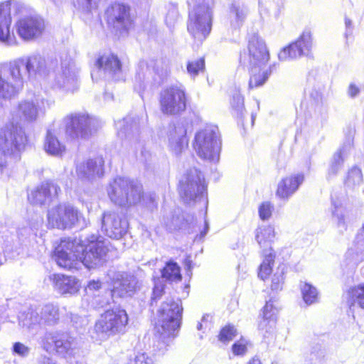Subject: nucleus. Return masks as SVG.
I'll use <instances>...</instances> for the list:
<instances>
[{"mask_svg": "<svg viewBox=\"0 0 364 364\" xmlns=\"http://www.w3.org/2000/svg\"><path fill=\"white\" fill-rule=\"evenodd\" d=\"M108 251L100 237L92 235L84 240H63L55 248L53 259L57 264L67 269H77L82 263L87 268L101 264Z\"/></svg>", "mask_w": 364, "mask_h": 364, "instance_id": "1", "label": "nucleus"}, {"mask_svg": "<svg viewBox=\"0 0 364 364\" xmlns=\"http://www.w3.org/2000/svg\"><path fill=\"white\" fill-rule=\"evenodd\" d=\"M27 142V135L18 124L10 122L0 129V175L6 169L8 159L14 161L20 159Z\"/></svg>", "mask_w": 364, "mask_h": 364, "instance_id": "2", "label": "nucleus"}, {"mask_svg": "<svg viewBox=\"0 0 364 364\" xmlns=\"http://www.w3.org/2000/svg\"><path fill=\"white\" fill-rule=\"evenodd\" d=\"M182 314L180 299L168 296L161 302L155 316V330L164 342L166 338L175 337L178 332Z\"/></svg>", "mask_w": 364, "mask_h": 364, "instance_id": "3", "label": "nucleus"}, {"mask_svg": "<svg viewBox=\"0 0 364 364\" xmlns=\"http://www.w3.org/2000/svg\"><path fill=\"white\" fill-rule=\"evenodd\" d=\"M107 191L111 201L122 207L134 205L144 197L141 183L124 177L115 178L109 183Z\"/></svg>", "mask_w": 364, "mask_h": 364, "instance_id": "4", "label": "nucleus"}, {"mask_svg": "<svg viewBox=\"0 0 364 364\" xmlns=\"http://www.w3.org/2000/svg\"><path fill=\"white\" fill-rule=\"evenodd\" d=\"M221 146L220 134L215 126L205 127L195 134L193 147L198 156L203 160L218 162Z\"/></svg>", "mask_w": 364, "mask_h": 364, "instance_id": "5", "label": "nucleus"}, {"mask_svg": "<svg viewBox=\"0 0 364 364\" xmlns=\"http://www.w3.org/2000/svg\"><path fill=\"white\" fill-rule=\"evenodd\" d=\"M179 193L187 205L202 202L207 208L206 185L204 176L198 169L191 168L186 171L180 181Z\"/></svg>", "mask_w": 364, "mask_h": 364, "instance_id": "6", "label": "nucleus"}, {"mask_svg": "<svg viewBox=\"0 0 364 364\" xmlns=\"http://www.w3.org/2000/svg\"><path fill=\"white\" fill-rule=\"evenodd\" d=\"M213 7L212 5L193 4L189 12L188 31L199 43L203 41L211 31Z\"/></svg>", "mask_w": 364, "mask_h": 364, "instance_id": "7", "label": "nucleus"}, {"mask_svg": "<svg viewBox=\"0 0 364 364\" xmlns=\"http://www.w3.org/2000/svg\"><path fill=\"white\" fill-rule=\"evenodd\" d=\"M63 122L66 134L73 139H87L99 128L98 119L83 112L68 114Z\"/></svg>", "mask_w": 364, "mask_h": 364, "instance_id": "8", "label": "nucleus"}, {"mask_svg": "<svg viewBox=\"0 0 364 364\" xmlns=\"http://www.w3.org/2000/svg\"><path fill=\"white\" fill-rule=\"evenodd\" d=\"M48 225L60 230L72 228L75 225L80 228L87 225L86 219L74 206L68 203L56 205L48 212Z\"/></svg>", "mask_w": 364, "mask_h": 364, "instance_id": "9", "label": "nucleus"}, {"mask_svg": "<svg viewBox=\"0 0 364 364\" xmlns=\"http://www.w3.org/2000/svg\"><path fill=\"white\" fill-rule=\"evenodd\" d=\"M128 316L124 309L107 310L96 321L94 331L97 338L105 340L110 336L124 331Z\"/></svg>", "mask_w": 364, "mask_h": 364, "instance_id": "10", "label": "nucleus"}, {"mask_svg": "<svg viewBox=\"0 0 364 364\" xmlns=\"http://www.w3.org/2000/svg\"><path fill=\"white\" fill-rule=\"evenodd\" d=\"M168 65L162 59L140 62L135 77L134 90L140 95L148 85L167 74Z\"/></svg>", "mask_w": 364, "mask_h": 364, "instance_id": "11", "label": "nucleus"}, {"mask_svg": "<svg viewBox=\"0 0 364 364\" xmlns=\"http://www.w3.org/2000/svg\"><path fill=\"white\" fill-rule=\"evenodd\" d=\"M11 63L18 71L23 83L27 79L36 78L37 76L46 77L49 73L46 60L39 54L19 58Z\"/></svg>", "mask_w": 364, "mask_h": 364, "instance_id": "12", "label": "nucleus"}, {"mask_svg": "<svg viewBox=\"0 0 364 364\" xmlns=\"http://www.w3.org/2000/svg\"><path fill=\"white\" fill-rule=\"evenodd\" d=\"M41 343L45 350L49 351L54 347L56 353L64 357L73 355L77 348L76 338L62 331L46 332Z\"/></svg>", "mask_w": 364, "mask_h": 364, "instance_id": "13", "label": "nucleus"}, {"mask_svg": "<svg viewBox=\"0 0 364 364\" xmlns=\"http://www.w3.org/2000/svg\"><path fill=\"white\" fill-rule=\"evenodd\" d=\"M247 50V53L240 55V61L249 68L260 69L269 60V53L265 42L257 35H253L250 38Z\"/></svg>", "mask_w": 364, "mask_h": 364, "instance_id": "14", "label": "nucleus"}, {"mask_svg": "<svg viewBox=\"0 0 364 364\" xmlns=\"http://www.w3.org/2000/svg\"><path fill=\"white\" fill-rule=\"evenodd\" d=\"M161 112L168 115H175L186 108V97L184 89L181 86H171L160 93Z\"/></svg>", "mask_w": 364, "mask_h": 364, "instance_id": "15", "label": "nucleus"}, {"mask_svg": "<svg viewBox=\"0 0 364 364\" xmlns=\"http://www.w3.org/2000/svg\"><path fill=\"white\" fill-rule=\"evenodd\" d=\"M23 82L11 63L0 66V100H10L22 90Z\"/></svg>", "mask_w": 364, "mask_h": 364, "instance_id": "16", "label": "nucleus"}, {"mask_svg": "<svg viewBox=\"0 0 364 364\" xmlns=\"http://www.w3.org/2000/svg\"><path fill=\"white\" fill-rule=\"evenodd\" d=\"M78 73L79 69L73 60H63L60 70L56 72L51 81L52 87L67 92H74L79 85Z\"/></svg>", "mask_w": 364, "mask_h": 364, "instance_id": "17", "label": "nucleus"}, {"mask_svg": "<svg viewBox=\"0 0 364 364\" xmlns=\"http://www.w3.org/2000/svg\"><path fill=\"white\" fill-rule=\"evenodd\" d=\"M44 112L43 99L35 97L20 101L12 116L13 119L16 117L24 123L29 124L36 122Z\"/></svg>", "mask_w": 364, "mask_h": 364, "instance_id": "18", "label": "nucleus"}, {"mask_svg": "<svg viewBox=\"0 0 364 364\" xmlns=\"http://www.w3.org/2000/svg\"><path fill=\"white\" fill-rule=\"evenodd\" d=\"M112 279V296L127 297L132 296L139 287L136 277L127 272H114L112 275L109 274Z\"/></svg>", "mask_w": 364, "mask_h": 364, "instance_id": "19", "label": "nucleus"}, {"mask_svg": "<svg viewBox=\"0 0 364 364\" xmlns=\"http://www.w3.org/2000/svg\"><path fill=\"white\" fill-rule=\"evenodd\" d=\"M129 7L124 4L115 3L106 11L107 21L109 26L122 33L127 31L131 25Z\"/></svg>", "mask_w": 364, "mask_h": 364, "instance_id": "20", "label": "nucleus"}, {"mask_svg": "<svg viewBox=\"0 0 364 364\" xmlns=\"http://www.w3.org/2000/svg\"><path fill=\"white\" fill-rule=\"evenodd\" d=\"M311 47V33L309 31H305L294 43L281 50L278 54V58L280 60L285 61L308 55Z\"/></svg>", "mask_w": 364, "mask_h": 364, "instance_id": "21", "label": "nucleus"}, {"mask_svg": "<svg viewBox=\"0 0 364 364\" xmlns=\"http://www.w3.org/2000/svg\"><path fill=\"white\" fill-rule=\"evenodd\" d=\"M127 219L115 212H106L102 219V229L109 237L120 239L128 229Z\"/></svg>", "mask_w": 364, "mask_h": 364, "instance_id": "22", "label": "nucleus"}, {"mask_svg": "<svg viewBox=\"0 0 364 364\" xmlns=\"http://www.w3.org/2000/svg\"><path fill=\"white\" fill-rule=\"evenodd\" d=\"M45 28L43 18L39 16H28L20 19L16 23L18 36L25 41L40 37Z\"/></svg>", "mask_w": 364, "mask_h": 364, "instance_id": "23", "label": "nucleus"}, {"mask_svg": "<svg viewBox=\"0 0 364 364\" xmlns=\"http://www.w3.org/2000/svg\"><path fill=\"white\" fill-rule=\"evenodd\" d=\"M96 66L102 71L105 77L114 81L124 80L125 75L122 69V63L114 54H106L96 61Z\"/></svg>", "mask_w": 364, "mask_h": 364, "instance_id": "24", "label": "nucleus"}, {"mask_svg": "<svg viewBox=\"0 0 364 364\" xmlns=\"http://www.w3.org/2000/svg\"><path fill=\"white\" fill-rule=\"evenodd\" d=\"M60 191V188L56 183L47 181L31 191L28 195V200L33 204L45 205L57 198Z\"/></svg>", "mask_w": 364, "mask_h": 364, "instance_id": "25", "label": "nucleus"}, {"mask_svg": "<svg viewBox=\"0 0 364 364\" xmlns=\"http://www.w3.org/2000/svg\"><path fill=\"white\" fill-rule=\"evenodd\" d=\"M275 302V300L270 299L266 301L262 309V318L259 323L258 328L262 332L264 338L274 337L277 316L279 311Z\"/></svg>", "mask_w": 364, "mask_h": 364, "instance_id": "26", "label": "nucleus"}, {"mask_svg": "<svg viewBox=\"0 0 364 364\" xmlns=\"http://www.w3.org/2000/svg\"><path fill=\"white\" fill-rule=\"evenodd\" d=\"M103 166L102 158L88 159L77 164L76 173L82 180L93 181L103 176Z\"/></svg>", "mask_w": 364, "mask_h": 364, "instance_id": "27", "label": "nucleus"}, {"mask_svg": "<svg viewBox=\"0 0 364 364\" xmlns=\"http://www.w3.org/2000/svg\"><path fill=\"white\" fill-rule=\"evenodd\" d=\"M187 129L183 124H176L168 134V149L175 155L181 154L188 146Z\"/></svg>", "mask_w": 364, "mask_h": 364, "instance_id": "28", "label": "nucleus"}, {"mask_svg": "<svg viewBox=\"0 0 364 364\" xmlns=\"http://www.w3.org/2000/svg\"><path fill=\"white\" fill-rule=\"evenodd\" d=\"M304 180L303 173H296L285 177L277 186L276 196L282 200H288L296 193Z\"/></svg>", "mask_w": 364, "mask_h": 364, "instance_id": "29", "label": "nucleus"}, {"mask_svg": "<svg viewBox=\"0 0 364 364\" xmlns=\"http://www.w3.org/2000/svg\"><path fill=\"white\" fill-rule=\"evenodd\" d=\"M11 23V7L9 2L0 4V41L6 46L16 43L14 36L10 34L9 27Z\"/></svg>", "mask_w": 364, "mask_h": 364, "instance_id": "30", "label": "nucleus"}, {"mask_svg": "<svg viewBox=\"0 0 364 364\" xmlns=\"http://www.w3.org/2000/svg\"><path fill=\"white\" fill-rule=\"evenodd\" d=\"M353 145V137L349 135L346 137L343 146L333 154L328 171V178L336 176L343 167L345 158L347 156Z\"/></svg>", "mask_w": 364, "mask_h": 364, "instance_id": "31", "label": "nucleus"}, {"mask_svg": "<svg viewBox=\"0 0 364 364\" xmlns=\"http://www.w3.org/2000/svg\"><path fill=\"white\" fill-rule=\"evenodd\" d=\"M55 289L63 295H75L80 289V281L75 277L57 274L53 275Z\"/></svg>", "mask_w": 364, "mask_h": 364, "instance_id": "32", "label": "nucleus"}, {"mask_svg": "<svg viewBox=\"0 0 364 364\" xmlns=\"http://www.w3.org/2000/svg\"><path fill=\"white\" fill-rule=\"evenodd\" d=\"M249 13L247 6L244 4L235 2L230 7L229 18L234 29L240 28L244 23Z\"/></svg>", "mask_w": 364, "mask_h": 364, "instance_id": "33", "label": "nucleus"}, {"mask_svg": "<svg viewBox=\"0 0 364 364\" xmlns=\"http://www.w3.org/2000/svg\"><path fill=\"white\" fill-rule=\"evenodd\" d=\"M118 135L123 138H129L138 135L139 131V120L131 117H127L116 124Z\"/></svg>", "mask_w": 364, "mask_h": 364, "instance_id": "34", "label": "nucleus"}, {"mask_svg": "<svg viewBox=\"0 0 364 364\" xmlns=\"http://www.w3.org/2000/svg\"><path fill=\"white\" fill-rule=\"evenodd\" d=\"M54 129H49L44 142V149L50 155L60 156L65 151V146L60 143L55 134Z\"/></svg>", "mask_w": 364, "mask_h": 364, "instance_id": "35", "label": "nucleus"}, {"mask_svg": "<svg viewBox=\"0 0 364 364\" xmlns=\"http://www.w3.org/2000/svg\"><path fill=\"white\" fill-rule=\"evenodd\" d=\"M274 67V65H272L265 69L264 67L260 68V69L250 68V78L249 80V87L253 89L264 85L271 75Z\"/></svg>", "mask_w": 364, "mask_h": 364, "instance_id": "36", "label": "nucleus"}, {"mask_svg": "<svg viewBox=\"0 0 364 364\" xmlns=\"http://www.w3.org/2000/svg\"><path fill=\"white\" fill-rule=\"evenodd\" d=\"M274 236V229L271 225L261 226L256 230V240L260 247L264 248L263 251L267 250V248L269 247V249L271 248L269 245Z\"/></svg>", "mask_w": 364, "mask_h": 364, "instance_id": "37", "label": "nucleus"}, {"mask_svg": "<svg viewBox=\"0 0 364 364\" xmlns=\"http://www.w3.org/2000/svg\"><path fill=\"white\" fill-rule=\"evenodd\" d=\"M43 323L47 326H55L60 320L59 308L53 304L45 305L41 309Z\"/></svg>", "mask_w": 364, "mask_h": 364, "instance_id": "38", "label": "nucleus"}, {"mask_svg": "<svg viewBox=\"0 0 364 364\" xmlns=\"http://www.w3.org/2000/svg\"><path fill=\"white\" fill-rule=\"evenodd\" d=\"M263 254L264 255V259L259 266L258 277L261 279L265 280L269 277L272 272V265L274 262L275 256L272 254V248L269 250H264Z\"/></svg>", "mask_w": 364, "mask_h": 364, "instance_id": "39", "label": "nucleus"}, {"mask_svg": "<svg viewBox=\"0 0 364 364\" xmlns=\"http://www.w3.org/2000/svg\"><path fill=\"white\" fill-rule=\"evenodd\" d=\"M161 278L168 282H179L181 280L180 267L176 262H168L161 269Z\"/></svg>", "mask_w": 364, "mask_h": 364, "instance_id": "40", "label": "nucleus"}, {"mask_svg": "<svg viewBox=\"0 0 364 364\" xmlns=\"http://www.w3.org/2000/svg\"><path fill=\"white\" fill-rule=\"evenodd\" d=\"M331 214L333 220L336 221L337 227L342 230H346L347 224L346 216L342 209V203L338 199L331 200Z\"/></svg>", "mask_w": 364, "mask_h": 364, "instance_id": "41", "label": "nucleus"}, {"mask_svg": "<svg viewBox=\"0 0 364 364\" xmlns=\"http://www.w3.org/2000/svg\"><path fill=\"white\" fill-rule=\"evenodd\" d=\"M20 323L28 328L43 323L41 311L29 310L25 315L20 318Z\"/></svg>", "mask_w": 364, "mask_h": 364, "instance_id": "42", "label": "nucleus"}, {"mask_svg": "<svg viewBox=\"0 0 364 364\" xmlns=\"http://www.w3.org/2000/svg\"><path fill=\"white\" fill-rule=\"evenodd\" d=\"M285 273L286 267L284 264H281L276 269L271 279L270 288L272 291L278 292L282 289Z\"/></svg>", "mask_w": 364, "mask_h": 364, "instance_id": "43", "label": "nucleus"}, {"mask_svg": "<svg viewBox=\"0 0 364 364\" xmlns=\"http://www.w3.org/2000/svg\"><path fill=\"white\" fill-rule=\"evenodd\" d=\"M349 302L364 309V284L352 287L348 291Z\"/></svg>", "mask_w": 364, "mask_h": 364, "instance_id": "44", "label": "nucleus"}, {"mask_svg": "<svg viewBox=\"0 0 364 364\" xmlns=\"http://www.w3.org/2000/svg\"><path fill=\"white\" fill-rule=\"evenodd\" d=\"M300 289L303 299L307 305H311L318 301V291L311 284L301 282Z\"/></svg>", "mask_w": 364, "mask_h": 364, "instance_id": "45", "label": "nucleus"}, {"mask_svg": "<svg viewBox=\"0 0 364 364\" xmlns=\"http://www.w3.org/2000/svg\"><path fill=\"white\" fill-rule=\"evenodd\" d=\"M363 182V173L361 169L357 166L352 167L347 173L345 184L348 187L355 188Z\"/></svg>", "mask_w": 364, "mask_h": 364, "instance_id": "46", "label": "nucleus"}, {"mask_svg": "<svg viewBox=\"0 0 364 364\" xmlns=\"http://www.w3.org/2000/svg\"><path fill=\"white\" fill-rule=\"evenodd\" d=\"M101 0H73L74 6L83 13H90L98 7Z\"/></svg>", "mask_w": 364, "mask_h": 364, "instance_id": "47", "label": "nucleus"}, {"mask_svg": "<svg viewBox=\"0 0 364 364\" xmlns=\"http://www.w3.org/2000/svg\"><path fill=\"white\" fill-rule=\"evenodd\" d=\"M237 335V331L233 325H226L220 331L218 340L227 344Z\"/></svg>", "mask_w": 364, "mask_h": 364, "instance_id": "48", "label": "nucleus"}, {"mask_svg": "<svg viewBox=\"0 0 364 364\" xmlns=\"http://www.w3.org/2000/svg\"><path fill=\"white\" fill-rule=\"evenodd\" d=\"M204 69L205 60L203 58L189 61L187 64V71L193 77H195L198 75L200 71H203Z\"/></svg>", "mask_w": 364, "mask_h": 364, "instance_id": "49", "label": "nucleus"}, {"mask_svg": "<svg viewBox=\"0 0 364 364\" xmlns=\"http://www.w3.org/2000/svg\"><path fill=\"white\" fill-rule=\"evenodd\" d=\"M230 104L232 107L237 111L238 114H242L244 109V98L239 90H235L232 94Z\"/></svg>", "mask_w": 364, "mask_h": 364, "instance_id": "50", "label": "nucleus"}, {"mask_svg": "<svg viewBox=\"0 0 364 364\" xmlns=\"http://www.w3.org/2000/svg\"><path fill=\"white\" fill-rule=\"evenodd\" d=\"M249 344L250 342L247 339L241 338L232 346V353L237 356L245 355L247 352Z\"/></svg>", "mask_w": 364, "mask_h": 364, "instance_id": "51", "label": "nucleus"}, {"mask_svg": "<svg viewBox=\"0 0 364 364\" xmlns=\"http://www.w3.org/2000/svg\"><path fill=\"white\" fill-rule=\"evenodd\" d=\"M178 18V11L175 4H169L168 11L166 15L165 22L166 25L171 28L173 27Z\"/></svg>", "mask_w": 364, "mask_h": 364, "instance_id": "52", "label": "nucleus"}, {"mask_svg": "<svg viewBox=\"0 0 364 364\" xmlns=\"http://www.w3.org/2000/svg\"><path fill=\"white\" fill-rule=\"evenodd\" d=\"M274 206L269 202H264L259 207V218L263 220H268L272 214Z\"/></svg>", "mask_w": 364, "mask_h": 364, "instance_id": "53", "label": "nucleus"}, {"mask_svg": "<svg viewBox=\"0 0 364 364\" xmlns=\"http://www.w3.org/2000/svg\"><path fill=\"white\" fill-rule=\"evenodd\" d=\"M356 252L360 259H364V227L358 232L355 239Z\"/></svg>", "mask_w": 364, "mask_h": 364, "instance_id": "54", "label": "nucleus"}, {"mask_svg": "<svg viewBox=\"0 0 364 364\" xmlns=\"http://www.w3.org/2000/svg\"><path fill=\"white\" fill-rule=\"evenodd\" d=\"M12 350L14 354L25 358L29 355L31 348L21 342H16L13 345Z\"/></svg>", "mask_w": 364, "mask_h": 364, "instance_id": "55", "label": "nucleus"}, {"mask_svg": "<svg viewBox=\"0 0 364 364\" xmlns=\"http://www.w3.org/2000/svg\"><path fill=\"white\" fill-rule=\"evenodd\" d=\"M127 364H154V359L146 353H138Z\"/></svg>", "mask_w": 364, "mask_h": 364, "instance_id": "56", "label": "nucleus"}, {"mask_svg": "<svg viewBox=\"0 0 364 364\" xmlns=\"http://www.w3.org/2000/svg\"><path fill=\"white\" fill-rule=\"evenodd\" d=\"M164 287L161 284H157L155 283V286L153 289V293L151 300V305L154 306V303H157L158 299H161L164 294Z\"/></svg>", "mask_w": 364, "mask_h": 364, "instance_id": "57", "label": "nucleus"}, {"mask_svg": "<svg viewBox=\"0 0 364 364\" xmlns=\"http://www.w3.org/2000/svg\"><path fill=\"white\" fill-rule=\"evenodd\" d=\"M70 321L73 325L76 328H79L86 324L87 321L85 318L73 314H70Z\"/></svg>", "mask_w": 364, "mask_h": 364, "instance_id": "58", "label": "nucleus"}, {"mask_svg": "<svg viewBox=\"0 0 364 364\" xmlns=\"http://www.w3.org/2000/svg\"><path fill=\"white\" fill-rule=\"evenodd\" d=\"M345 26H346V32H345V37L346 39L349 38L353 33V23L352 21L348 18V17H345Z\"/></svg>", "mask_w": 364, "mask_h": 364, "instance_id": "59", "label": "nucleus"}, {"mask_svg": "<svg viewBox=\"0 0 364 364\" xmlns=\"http://www.w3.org/2000/svg\"><path fill=\"white\" fill-rule=\"evenodd\" d=\"M102 284L99 280H92L89 282L86 287V290L88 291H97L101 288Z\"/></svg>", "mask_w": 364, "mask_h": 364, "instance_id": "60", "label": "nucleus"}, {"mask_svg": "<svg viewBox=\"0 0 364 364\" xmlns=\"http://www.w3.org/2000/svg\"><path fill=\"white\" fill-rule=\"evenodd\" d=\"M359 93V89L358 87H356L355 85H350L349 86V88H348V95L352 97H355Z\"/></svg>", "mask_w": 364, "mask_h": 364, "instance_id": "61", "label": "nucleus"}, {"mask_svg": "<svg viewBox=\"0 0 364 364\" xmlns=\"http://www.w3.org/2000/svg\"><path fill=\"white\" fill-rule=\"evenodd\" d=\"M193 4L215 5L214 0H191Z\"/></svg>", "mask_w": 364, "mask_h": 364, "instance_id": "62", "label": "nucleus"}, {"mask_svg": "<svg viewBox=\"0 0 364 364\" xmlns=\"http://www.w3.org/2000/svg\"><path fill=\"white\" fill-rule=\"evenodd\" d=\"M38 364H56L54 360L47 356H41L38 360Z\"/></svg>", "mask_w": 364, "mask_h": 364, "instance_id": "63", "label": "nucleus"}, {"mask_svg": "<svg viewBox=\"0 0 364 364\" xmlns=\"http://www.w3.org/2000/svg\"><path fill=\"white\" fill-rule=\"evenodd\" d=\"M247 364H262V363L260 358L255 355L247 362Z\"/></svg>", "mask_w": 364, "mask_h": 364, "instance_id": "64", "label": "nucleus"}]
</instances>
